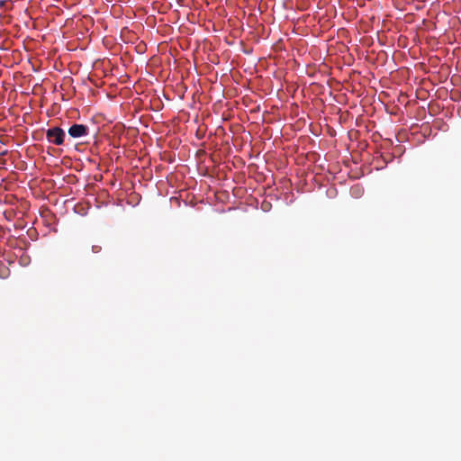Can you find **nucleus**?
I'll use <instances>...</instances> for the list:
<instances>
[{
	"instance_id": "obj_3",
	"label": "nucleus",
	"mask_w": 461,
	"mask_h": 461,
	"mask_svg": "<svg viewBox=\"0 0 461 461\" xmlns=\"http://www.w3.org/2000/svg\"><path fill=\"white\" fill-rule=\"evenodd\" d=\"M12 3L10 0H0V8H8V5H11Z\"/></svg>"
},
{
	"instance_id": "obj_4",
	"label": "nucleus",
	"mask_w": 461,
	"mask_h": 461,
	"mask_svg": "<svg viewBox=\"0 0 461 461\" xmlns=\"http://www.w3.org/2000/svg\"><path fill=\"white\" fill-rule=\"evenodd\" d=\"M101 246L94 245L92 246V252L93 253H99L101 251Z\"/></svg>"
},
{
	"instance_id": "obj_7",
	"label": "nucleus",
	"mask_w": 461,
	"mask_h": 461,
	"mask_svg": "<svg viewBox=\"0 0 461 461\" xmlns=\"http://www.w3.org/2000/svg\"><path fill=\"white\" fill-rule=\"evenodd\" d=\"M377 38L380 41V32L379 31L377 32Z\"/></svg>"
},
{
	"instance_id": "obj_2",
	"label": "nucleus",
	"mask_w": 461,
	"mask_h": 461,
	"mask_svg": "<svg viewBox=\"0 0 461 461\" xmlns=\"http://www.w3.org/2000/svg\"><path fill=\"white\" fill-rule=\"evenodd\" d=\"M68 132L72 138H80L88 134V127L84 124H73Z\"/></svg>"
},
{
	"instance_id": "obj_6",
	"label": "nucleus",
	"mask_w": 461,
	"mask_h": 461,
	"mask_svg": "<svg viewBox=\"0 0 461 461\" xmlns=\"http://www.w3.org/2000/svg\"><path fill=\"white\" fill-rule=\"evenodd\" d=\"M249 34L252 35V38H256V32L255 31H250Z\"/></svg>"
},
{
	"instance_id": "obj_5",
	"label": "nucleus",
	"mask_w": 461,
	"mask_h": 461,
	"mask_svg": "<svg viewBox=\"0 0 461 461\" xmlns=\"http://www.w3.org/2000/svg\"><path fill=\"white\" fill-rule=\"evenodd\" d=\"M104 42L105 44L110 43V41H109V40H108V38H107L106 36H105V37H104Z\"/></svg>"
},
{
	"instance_id": "obj_1",
	"label": "nucleus",
	"mask_w": 461,
	"mask_h": 461,
	"mask_svg": "<svg viewBox=\"0 0 461 461\" xmlns=\"http://www.w3.org/2000/svg\"><path fill=\"white\" fill-rule=\"evenodd\" d=\"M65 137V131L59 127L50 128L46 131L48 141L58 146L64 144Z\"/></svg>"
}]
</instances>
